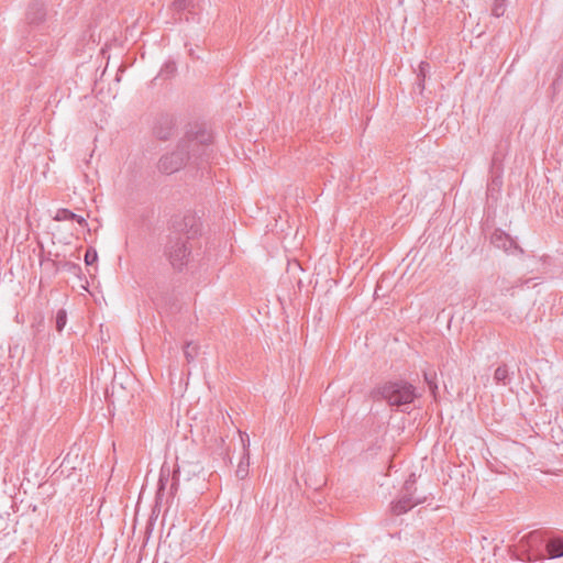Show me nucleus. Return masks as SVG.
Wrapping results in <instances>:
<instances>
[{"instance_id":"2","label":"nucleus","mask_w":563,"mask_h":563,"mask_svg":"<svg viewBox=\"0 0 563 563\" xmlns=\"http://www.w3.org/2000/svg\"><path fill=\"white\" fill-rule=\"evenodd\" d=\"M375 399H384L389 406H406L417 397L416 388L404 380L388 382L373 391Z\"/></svg>"},{"instance_id":"21","label":"nucleus","mask_w":563,"mask_h":563,"mask_svg":"<svg viewBox=\"0 0 563 563\" xmlns=\"http://www.w3.org/2000/svg\"><path fill=\"white\" fill-rule=\"evenodd\" d=\"M67 322V313L64 309L57 311L56 314V330L58 332L63 331Z\"/></svg>"},{"instance_id":"19","label":"nucleus","mask_w":563,"mask_h":563,"mask_svg":"<svg viewBox=\"0 0 563 563\" xmlns=\"http://www.w3.org/2000/svg\"><path fill=\"white\" fill-rule=\"evenodd\" d=\"M76 218V213H74L73 211L66 209V208H60L56 211V214L54 216V220L55 221H67V220H74Z\"/></svg>"},{"instance_id":"8","label":"nucleus","mask_w":563,"mask_h":563,"mask_svg":"<svg viewBox=\"0 0 563 563\" xmlns=\"http://www.w3.org/2000/svg\"><path fill=\"white\" fill-rule=\"evenodd\" d=\"M46 5L43 0L32 1L26 10L25 20L27 24L37 26L45 21Z\"/></svg>"},{"instance_id":"9","label":"nucleus","mask_w":563,"mask_h":563,"mask_svg":"<svg viewBox=\"0 0 563 563\" xmlns=\"http://www.w3.org/2000/svg\"><path fill=\"white\" fill-rule=\"evenodd\" d=\"M82 463L84 459L79 456V449L71 448L64 457L59 467L62 468V473H64L65 471H75L80 468Z\"/></svg>"},{"instance_id":"7","label":"nucleus","mask_w":563,"mask_h":563,"mask_svg":"<svg viewBox=\"0 0 563 563\" xmlns=\"http://www.w3.org/2000/svg\"><path fill=\"white\" fill-rule=\"evenodd\" d=\"M492 244L499 250H503L507 254H521L522 249L516 243V241L506 232L501 230H495L490 236Z\"/></svg>"},{"instance_id":"25","label":"nucleus","mask_w":563,"mask_h":563,"mask_svg":"<svg viewBox=\"0 0 563 563\" xmlns=\"http://www.w3.org/2000/svg\"><path fill=\"white\" fill-rule=\"evenodd\" d=\"M411 485V489L416 490L415 484H416V476L415 474H410L409 477L406 479L404 485Z\"/></svg>"},{"instance_id":"18","label":"nucleus","mask_w":563,"mask_h":563,"mask_svg":"<svg viewBox=\"0 0 563 563\" xmlns=\"http://www.w3.org/2000/svg\"><path fill=\"white\" fill-rule=\"evenodd\" d=\"M41 266L49 275H56L58 273V271H59L58 264L54 260H52L49 257L42 258L41 260Z\"/></svg>"},{"instance_id":"22","label":"nucleus","mask_w":563,"mask_h":563,"mask_svg":"<svg viewBox=\"0 0 563 563\" xmlns=\"http://www.w3.org/2000/svg\"><path fill=\"white\" fill-rule=\"evenodd\" d=\"M98 260L97 251L93 247H88L85 254L86 265H92Z\"/></svg>"},{"instance_id":"16","label":"nucleus","mask_w":563,"mask_h":563,"mask_svg":"<svg viewBox=\"0 0 563 563\" xmlns=\"http://www.w3.org/2000/svg\"><path fill=\"white\" fill-rule=\"evenodd\" d=\"M429 69H430V65L427 62H421L420 63L419 71H418V75H417V78H418L417 87H418L420 92H422L423 89H424V81H426V78H427V74L429 73Z\"/></svg>"},{"instance_id":"15","label":"nucleus","mask_w":563,"mask_h":563,"mask_svg":"<svg viewBox=\"0 0 563 563\" xmlns=\"http://www.w3.org/2000/svg\"><path fill=\"white\" fill-rule=\"evenodd\" d=\"M173 8L176 12L188 11L194 13L196 9L195 0H175Z\"/></svg>"},{"instance_id":"14","label":"nucleus","mask_w":563,"mask_h":563,"mask_svg":"<svg viewBox=\"0 0 563 563\" xmlns=\"http://www.w3.org/2000/svg\"><path fill=\"white\" fill-rule=\"evenodd\" d=\"M494 380L503 385H508L511 380L508 366L506 364L499 365L494 373Z\"/></svg>"},{"instance_id":"10","label":"nucleus","mask_w":563,"mask_h":563,"mask_svg":"<svg viewBox=\"0 0 563 563\" xmlns=\"http://www.w3.org/2000/svg\"><path fill=\"white\" fill-rule=\"evenodd\" d=\"M241 440L243 442V448H244L245 453H244L242 461L238 465L235 474H236L238 478L244 479L249 474V465H250L249 459L250 457H249L247 448L250 445V441H249L246 433H244V434L241 433Z\"/></svg>"},{"instance_id":"17","label":"nucleus","mask_w":563,"mask_h":563,"mask_svg":"<svg viewBox=\"0 0 563 563\" xmlns=\"http://www.w3.org/2000/svg\"><path fill=\"white\" fill-rule=\"evenodd\" d=\"M199 346L194 342H188L184 347L185 358L188 363L195 361L198 355Z\"/></svg>"},{"instance_id":"4","label":"nucleus","mask_w":563,"mask_h":563,"mask_svg":"<svg viewBox=\"0 0 563 563\" xmlns=\"http://www.w3.org/2000/svg\"><path fill=\"white\" fill-rule=\"evenodd\" d=\"M173 234L184 236L186 241L194 239L200 231V219L191 211L173 220Z\"/></svg>"},{"instance_id":"3","label":"nucleus","mask_w":563,"mask_h":563,"mask_svg":"<svg viewBox=\"0 0 563 563\" xmlns=\"http://www.w3.org/2000/svg\"><path fill=\"white\" fill-rule=\"evenodd\" d=\"M191 250L188 246V241L180 235H169L165 246V255L167 256L170 265L181 271L188 263Z\"/></svg>"},{"instance_id":"12","label":"nucleus","mask_w":563,"mask_h":563,"mask_svg":"<svg viewBox=\"0 0 563 563\" xmlns=\"http://www.w3.org/2000/svg\"><path fill=\"white\" fill-rule=\"evenodd\" d=\"M169 468L162 467L159 478H158V487L156 492V503H159L163 500L164 490L166 488V485L169 482Z\"/></svg>"},{"instance_id":"24","label":"nucleus","mask_w":563,"mask_h":563,"mask_svg":"<svg viewBox=\"0 0 563 563\" xmlns=\"http://www.w3.org/2000/svg\"><path fill=\"white\" fill-rule=\"evenodd\" d=\"M177 473H178V471H174V473H173V483L170 484V489H169L170 496H174L175 493L177 492V487H178V479L176 478Z\"/></svg>"},{"instance_id":"11","label":"nucleus","mask_w":563,"mask_h":563,"mask_svg":"<svg viewBox=\"0 0 563 563\" xmlns=\"http://www.w3.org/2000/svg\"><path fill=\"white\" fill-rule=\"evenodd\" d=\"M173 122L166 118L161 120L154 128V133L159 140H168L173 134Z\"/></svg>"},{"instance_id":"6","label":"nucleus","mask_w":563,"mask_h":563,"mask_svg":"<svg viewBox=\"0 0 563 563\" xmlns=\"http://www.w3.org/2000/svg\"><path fill=\"white\" fill-rule=\"evenodd\" d=\"M421 501V499L415 498V489H411L410 484L404 485L399 498L391 504L390 510L395 516H399L406 514Z\"/></svg>"},{"instance_id":"20","label":"nucleus","mask_w":563,"mask_h":563,"mask_svg":"<svg viewBox=\"0 0 563 563\" xmlns=\"http://www.w3.org/2000/svg\"><path fill=\"white\" fill-rule=\"evenodd\" d=\"M506 11V4L505 0H495L493 8H492V14L496 18L503 16Z\"/></svg>"},{"instance_id":"5","label":"nucleus","mask_w":563,"mask_h":563,"mask_svg":"<svg viewBox=\"0 0 563 563\" xmlns=\"http://www.w3.org/2000/svg\"><path fill=\"white\" fill-rule=\"evenodd\" d=\"M541 536L538 531L530 532L525 536L516 550L509 549L515 560L523 562H533L539 559L540 554L533 553L532 549L541 543Z\"/></svg>"},{"instance_id":"27","label":"nucleus","mask_w":563,"mask_h":563,"mask_svg":"<svg viewBox=\"0 0 563 563\" xmlns=\"http://www.w3.org/2000/svg\"><path fill=\"white\" fill-rule=\"evenodd\" d=\"M64 267H67V269H70V271H79L80 269L79 266H77L76 264L69 263V262H66L64 264Z\"/></svg>"},{"instance_id":"23","label":"nucleus","mask_w":563,"mask_h":563,"mask_svg":"<svg viewBox=\"0 0 563 563\" xmlns=\"http://www.w3.org/2000/svg\"><path fill=\"white\" fill-rule=\"evenodd\" d=\"M423 377H424V380L428 384L429 388L431 389V391L434 393L435 389L438 388V386L435 384V373L434 372L433 373L424 372Z\"/></svg>"},{"instance_id":"13","label":"nucleus","mask_w":563,"mask_h":563,"mask_svg":"<svg viewBox=\"0 0 563 563\" xmlns=\"http://www.w3.org/2000/svg\"><path fill=\"white\" fill-rule=\"evenodd\" d=\"M547 551L550 558H561L563 556V539L556 538L552 539L547 543Z\"/></svg>"},{"instance_id":"26","label":"nucleus","mask_w":563,"mask_h":563,"mask_svg":"<svg viewBox=\"0 0 563 563\" xmlns=\"http://www.w3.org/2000/svg\"><path fill=\"white\" fill-rule=\"evenodd\" d=\"M74 220L82 227L88 225L86 219L82 216L76 214V218Z\"/></svg>"},{"instance_id":"1","label":"nucleus","mask_w":563,"mask_h":563,"mask_svg":"<svg viewBox=\"0 0 563 563\" xmlns=\"http://www.w3.org/2000/svg\"><path fill=\"white\" fill-rule=\"evenodd\" d=\"M211 142V133L203 129L187 132L175 151L161 157L158 162L159 172L169 175L178 172L187 164L200 167L210 158Z\"/></svg>"}]
</instances>
